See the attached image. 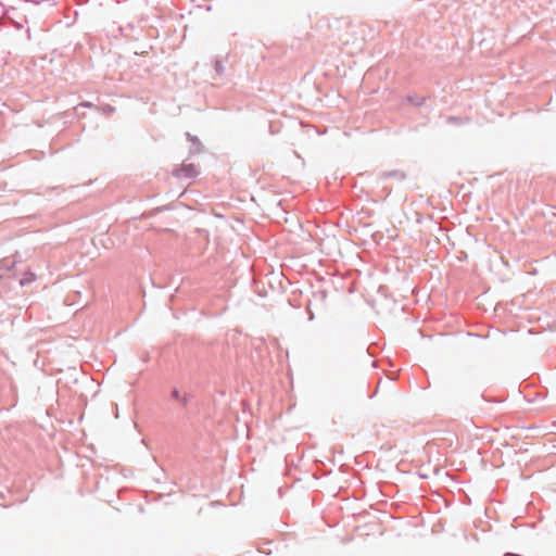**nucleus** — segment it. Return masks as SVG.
<instances>
[{"mask_svg": "<svg viewBox=\"0 0 556 556\" xmlns=\"http://www.w3.org/2000/svg\"><path fill=\"white\" fill-rule=\"evenodd\" d=\"M172 175L179 179H194L200 175V170L193 163H182L180 167L172 170Z\"/></svg>", "mask_w": 556, "mask_h": 556, "instance_id": "1", "label": "nucleus"}, {"mask_svg": "<svg viewBox=\"0 0 556 556\" xmlns=\"http://www.w3.org/2000/svg\"><path fill=\"white\" fill-rule=\"evenodd\" d=\"M187 139L191 142V147L189 149V155H194L202 151V143L197 136L191 135L190 132H186Z\"/></svg>", "mask_w": 556, "mask_h": 556, "instance_id": "2", "label": "nucleus"}, {"mask_svg": "<svg viewBox=\"0 0 556 556\" xmlns=\"http://www.w3.org/2000/svg\"><path fill=\"white\" fill-rule=\"evenodd\" d=\"M172 399L178 401L182 407H187L191 395L189 393L180 394L177 388H173L170 391Z\"/></svg>", "mask_w": 556, "mask_h": 556, "instance_id": "3", "label": "nucleus"}, {"mask_svg": "<svg viewBox=\"0 0 556 556\" xmlns=\"http://www.w3.org/2000/svg\"><path fill=\"white\" fill-rule=\"evenodd\" d=\"M227 55L224 59L216 56L213 60V67L218 76L224 75L226 72L225 62L227 61Z\"/></svg>", "mask_w": 556, "mask_h": 556, "instance_id": "4", "label": "nucleus"}, {"mask_svg": "<svg viewBox=\"0 0 556 556\" xmlns=\"http://www.w3.org/2000/svg\"><path fill=\"white\" fill-rule=\"evenodd\" d=\"M382 177L386 178V179L387 178H394V179H396L399 181H402V180H404L406 178V174L404 172H402V170L394 169V170H389V172L383 173Z\"/></svg>", "mask_w": 556, "mask_h": 556, "instance_id": "5", "label": "nucleus"}, {"mask_svg": "<svg viewBox=\"0 0 556 556\" xmlns=\"http://www.w3.org/2000/svg\"><path fill=\"white\" fill-rule=\"evenodd\" d=\"M406 100L409 103L414 104L415 106H421V105L425 104L426 98L417 96V94H414V96H407Z\"/></svg>", "mask_w": 556, "mask_h": 556, "instance_id": "6", "label": "nucleus"}, {"mask_svg": "<svg viewBox=\"0 0 556 556\" xmlns=\"http://www.w3.org/2000/svg\"><path fill=\"white\" fill-rule=\"evenodd\" d=\"M103 113L105 114H112L115 112V108L110 105V104H106L103 109H102Z\"/></svg>", "mask_w": 556, "mask_h": 556, "instance_id": "7", "label": "nucleus"}, {"mask_svg": "<svg viewBox=\"0 0 556 556\" xmlns=\"http://www.w3.org/2000/svg\"><path fill=\"white\" fill-rule=\"evenodd\" d=\"M79 106L91 108V106H93V104L91 102L86 101V102L79 103Z\"/></svg>", "mask_w": 556, "mask_h": 556, "instance_id": "8", "label": "nucleus"}, {"mask_svg": "<svg viewBox=\"0 0 556 556\" xmlns=\"http://www.w3.org/2000/svg\"><path fill=\"white\" fill-rule=\"evenodd\" d=\"M458 118L457 117H454V116H450L448 117V122H454V123H457Z\"/></svg>", "mask_w": 556, "mask_h": 556, "instance_id": "9", "label": "nucleus"}, {"mask_svg": "<svg viewBox=\"0 0 556 556\" xmlns=\"http://www.w3.org/2000/svg\"><path fill=\"white\" fill-rule=\"evenodd\" d=\"M376 364H377V362H376V361H372V362H371V365H372L374 367L376 366Z\"/></svg>", "mask_w": 556, "mask_h": 556, "instance_id": "10", "label": "nucleus"}]
</instances>
